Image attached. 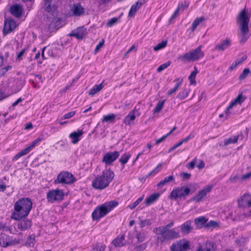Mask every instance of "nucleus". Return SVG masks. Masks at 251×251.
<instances>
[{
	"instance_id": "19",
	"label": "nucleus",
	"mask_w": 251,
	"mask_h": 251,
	"mask_svg": "<svg viewBox=\"0 0 251 251\" xmlns=\"http://www.w3.org/2000/svg\"><path fill=\"white\" fill-rule=\"evenodd\" d=\"M85 34L86 29L83 27H80L72 31L69 34V36L71 37H75L77 39H82L85 37Z\"/></svg>"
},
{
	"instance_id": "10",
	"label": "nucleus",
	"mask_w": 251,
	"mask_h": 251,
	"mask_svg": "<svg viewBox=\"0 0 251 251\" xmlns=\"http://www.w3.org/2000/svg\"><path fill=\"white\" fill-rule=\"evenodd\" d=\"M190 248V242L185 239H182L172 244L170 247L171 251H187Z\"/></svg>"
},
{
	"instance_id": "45",
	"label": "nucleus",
	"mask_w": 251,
	"mask_h": 251,
	"mask_svg": "<svg viewBox=\"0 0 251 251\" xmlns=\"http://www.w3.org/2000/svg\"><path fill=\"white\" fill-rule=\"evenodd\" d=\"M174 225V222L172 221L168 224L164 226H161L159 227H155L153 229L154 230H161V229H170V228L172 227Z\"/></svg>"
},
{
	"instance_id": "58",
	"label": "nucleus",
	"mask_w": 251,
	"mask_h": 251,
	"mask_svg": "<svg viewBox=\"0 0 251 251\" xmlns=\"http://www.w3.org/2000/svg\"><path fill=\"white\" fill-rule=\"evenodd\" d=\"M247 58V56L246 55H244L241 58L239 59H236L235 62L237 63L238 65L242 64L244 61H245Z\"/></svg>"
},
{
	"instance_id": "33",
	"label": "nucleus",
	"mask_w": 251,
	"mask_h": 251,
	"mask_svg": "<svg viewBox=\"0 0 251 251\" xmlns=\"http://www.w3.org/2000/svg\"><path fill=\"white\" fill-rule=\"evenodd\" d=\"M30 151V147H27L22 150L14 156L13 158V161H16L21 157L27 154Z\"/></svg>"
},
{
	"instance_id": "26",
	"label": "nucleus",
	"mask_w": 251,
	"mask_h": 251,
	"mask_svg": "<svg viewBox=\"0 0 251 251\" xmlns=\"http://www.w3.org/2000/svg\"><path fill=\"white\" fill-rule=\"evenodd\" d=\"M208 221L204 216H200L194 219V223L197 226V228H201L203 227H205V225Z\"/></svg>"
},
{
	"instance_id": "41",
	"label": "nucleus",
	"mask_w": 251,
	"mask_h": 251,
	"mask_svg": "<svg viewBox=\"0 0 251 251\" xmlns=\"http://www.w3.org/2000/svg\"><path fill=\"white\" fill-rule=\"evenodd\" d=\"M183 6V3H179L177 6V8L176 9L174 13L171 16V18L169 19V22L171 23V22L175 19L176 16H178L179 11L180 9Z\"/></svg>"
},
{
	"instance_id": "20",
	"label": "nucleus",
	"mask_w": 251,
	"mask_h": 251,
	"mask_svg": "<svg viewBox=\"0 0 251 251\" xmlns=\"http://www.w3.org/2000/svg\"><path fill=\"white\" fill-rule=\"evenodd\" d=\"M231 45V40L229 38H226L224 40L221 41L220 43L216 45L214 48V50L218 51H224L226 49L229 47Z\"/></svg>"
},
{
	"instance_id": "37",
	"label": "nucleus",
	"mask_w": 251,
	"mask_h": 251,
	"mask_svg": "<svg viewBox=\"0 0 251 251\" xmlns=\"http://www.w3.org/2000/svg\"><path fill=\"white\" fill-rule=\"evenodd\" d=\"M203 20L204 18L203 17L196 18L191 25V30L193 31H194L195 29L197 28V27L198 26V25Z\"/></svg>"
},
{
	"instance_id": "49",
	"label": "nucleus",
	"mask_w": 251,
	"mask_h": 251,
	"mask_svg": "<svg viewBox=\"0 0 251 251\" xmlns=\"http://www.w3.org/2000/svg\"><path fill=\"white\" fill-rule=\"evenodd\" d=\"M151 221L149 219H145L141 220L139 223L140 227L142 228L146 226H150L151 225Z\"/></svg>"
},
{
	"instance_id": "53",
	"label": "nucleus",
	"mask_w": 251,
	"mask_h": 251,
	"mask_svg": "<svg viewBox=\"0 0 251 251\" xmlns=\"http://www.w3.org/2000/svg\"><path fill=\"white\" fill-rule=\"evenodd\" d=\"M35 242V238L30 236L27 239L26 243L28 244L29 246H33Z\"/></svg>"
},
{
	"instance_id": "18",
	"label": "nucleus",
	"mask_w": 251,
	"mask_h": 251,
	"mask_svg": "<svg viewBox=\"0 0 251 251\" xmlns=\"http://www.w3.org/2000/svg\"><path fill=\"white\" fill-rule=\"evenodd\" d=\"M238 206L242 208H247L251 206V195L244 194L238 200Z\"/></svg>"
},
{
	"instance_id": "7",
	"label": "nucleus",
	"mask_w": 251,
	"mask_h": 251,
	"mask_svg": "<svg viewBox=\"0 0 251 251\" xmlns=\"http://www.w3.org/2000/svg\"><path fill=\"white\" fill-rule=\"evenodd\" d=\"M201 46H199L195 50L179 57V59L184 61H196L200 59L203 57L204 54L201 50Z\"/></svg>"
},
{
	"instance_id": "21",
	"label": "nucleus",
	"mask_w": 251,
	"mask_h": 251,
	"mask_svg": "<svg viewBox=\"0 0 251 251\" xmlns=\"http://www.w3.org/2000/svg\"><path fill=\"white\" fill-rule=\"evenodd\" d=\"M12 240L8 235L1 234L0 235V246L2 247L6 248L11 245Z\"/></svg>"
},
{
	"instance_id": "61",
	"label": "nucleus",
	"mask_w": 251,
	"mask_h": 251,
	"mask_svg": "<svg viewBox=\"0 0 251 251\" xmlns=\"http://www.w3.org/2000/svg\"><path fill=\"white\" fill-rule=\"evenodd\" d=\"M168 136V135L167 134H166V135L163 136L161 138H160L158 139H157L155 141V144L158 145L159 143L163 142Z\"/></svg>"
},
{
	"instance_id": "54",
	"label": "nucleus",
	"mask_w": 251,
	"mask_h": 251,
	"mask_svg": "<svg viewBox=\"0 0 251 251\" xmlns=\"http://www.w3.org/2000/svg\"><path fill=\"white\" fill-rule=\"evenodd\" d=\"M27 50V48H24L20 52H19L17 55V59L19 61L22 60V57Z\"/></svg>"
},
{
	"instance_id": "25",
	"label": "nucleus",
	"mask_w": 251,
	"mask_h": 251,
	"mask_svg": "<svg viewBox=\"0 0 251 251\" xmlns=\"http://www.w3.org/2000/svg\"><path fill=\"white\" fill-rule=\"evenodd\" d=\"M73 14L76 16H79L84 13V9L81 6L79 3L74 4L71 9Z\"/></svg>"
},
{
	"instance_id": "13",
	"label": "nucleus",
	"mask_w": 251,
	"mask_h": 251,
	"mask_svg": "<svg viewBox=\"0 0 251 251\" xmlns=\"http://www.w3.org/2000/svg\"><path fill=\"white\" fill-rule=\"evenodd\" d=\"M216 245L211 241H206L202 244H199L196 251H215Z\"/></svg>"
},
{
	"instance_id": "2",
	"label": "nucleus",
	"mask_w": 251,
	"mask_h": 251,
	"mask_svg": "<svg viewBox=\"0 0 251 251\" xmlns=\"http://www.w3.org/2000/svg\"><path fill=\"white\" fill-rule=\"evenodd\" d=\"M32 202L29 198H22L17 201L14 205L11 218L15 220L26 217L30 211Z\"/></svg>"
},
{
	"instance_id": "5",
	"label": "nucleus",
	"mask_w": 251,
	"mask_h": 251,
	"mask_svg": "<svg viewBox=\"0 0 251 251\" xmlns=\"http://www.w3.org/2000/svg\"><path fill=\"white\" fill-rule=\"evenodd\" d=\"M153 232L157 235L156 240L157 242L163 243L165 241L173 240L181 237L180 231L176 228L170 229H161L153 230Z\"/></svg>"
},
{
	"instance_id": "52",
	"label": "nucleus",
	"mask_w": 251,
	"mask_h": 251,
	"mask_svg": "<svg viewBox=\"0 0 251 251\" xmlns=\"http://www.w3.org/2000/svg\"><path fill=\"white\" fill-rule=\"evenodd\" d=\"M180 176L183 180H186L190 179L191 175L188 173L182 172L180 173Z\"/></svg>"
},
{
	"instance_id": "51",
	"label": "nucleus",
	"mask_w": 251,
	"mask_h": 251,
	"mask_svg": "<svg viewBox=\"0 0 251 251\" xmlns=\"http://www.w3.org/2000/svg\"><path fill=\"white\" fill-rule=\"evenodd\" d=\"M118 22V18H113L110 19L106 24V25L108 27H111L113 26L114 24L117 23Z\"/></svg>"
},
{
	"instance_id": "15",
	"label": "nucleus",
	"mask_w": 251,
	"mask_h": 251,
	"mask_svg": "<svg viewBox=\"0 0 251 251\" xmlns=\"http://www.w3.org/2000/svg\"><path fill=\"white\" fill-rule=\"evenodd\" d=\"M180 232L183 235L189 234L193 229L192 221L190 220H187L179 226Z\"/></svg>"
},
{
	"instance_id": "55",
	"label": "nucleus",
	"mask_w": 251,
	"mask_h": 251,
	"mask_svg": "<svg viewBox=\"0 0 251 251\" xmlns=\"http://www.w3.org/2000/svg\"><path fill=\"white\" fill-rule=\"evenodd\" d=\"M218 225V223L214 221H210L209 222L206 223L205 225V227H216Z\"/></svg>"
},
{
	"instance_id": "16",
	"label": "nucleus",
	"mask_w": 251,
	"mask_h": 251,
	"mask_svg": "<svg viewBox=\"0 0 251 251\" xmlns=\"http://www.w3.org/2000/svg\"><path fill=\"white\" fill-rule=\"evenodd\" d=\"M19 222L17 224V227L21 231H25L29 229L32 224L31 220L27 218H23L18 220Z\"/></svg>"
},
{
	"instance_id": "50",
	"label": "nucleus",
	"mask_w": 251,
	"mask_h": 251,
	"mask_svg": "<svg viewBox=\"0 0 251 251\" xmlns=\"http://www.w3.org/2000/svg\"><path fill=\"white\" fill-rule=\"evenodd\" d=\"M195 137V134L193 132L191 133L187 137L180 140L179 142L182 145L184 143L187 142L189 140L193 139Z\"/></svg>"
},
{
	"instance_id": "12",
	"label": "nucleus",
	"mask_w": 251,
	"mask_h": 251,
	"mask_svg": "<svg viewBox=\"0 0 251 251\" xmlns=\"http://www.w3.org/2000/svg\"><path fill=\"white\" fill-rule=\"evenodd\" d=\"M120 153L118 151H109L104 154L102 162L106 165H111L119 156Z\"/></svg>"
},
{
	"instance_id": "8",
	"label": "nucleus",
	"mask_w": 251,
	"mask_h": 251,
	"mask_svg": "<svg viewBox=\"0 0 251 251\" xmlns=\"http://www.w3.org/2000/svg\"><path fill=\"white\" fill-rule=\"evenodd\" d=\"M76 181L74 176L68 171H62L57 176L55 184H71Z\"/></svg>"
},
{
	"instance_id": "48",
	"label": "nucleus",
	"mask_w": 251,
	"mask_h": 251,
	"mask_svg": "<svg viewBox=\"0 0 251 251\" xmlns=\"http://www.w3.org/2000/svg\"><path fill=\"white\" fill-rule=\"evenodd\" d=\"M171 64V62L170 61L166 62L165 63L162 64L160 66H159L157 69V71L158 72H161L166 68H167L168 66H169Z\"/></svg>"
},
{
	"instance_id": "3",
	"label": "nucleus",
	"mask_w": 251,
	"mask_h": 251,
	"mask_svg": "<svg viewBox=\"0 0 251 251\" xmlns=\"http://www.w3.org/2000/svg\"><path fill=\"white\" fill-rule=\"evenodd\" d=\"M113 172L110 169L103 170L92 181V185L96 189L102 190L108 186L114 177Z\"/></svg>"
},
{
	"instance_id": "44",
	"label": "nucleus",
	"mask_w": 251,
	"mask_h": 251,
	"mask_svg": "<svg viewBox=\"0 0 251 251\" xmlns=\"http://www.w3.org/2000/svg\"><path fill=\"white\" fill-rule=\"evenodd\" d=\"M106 248V246L102 244H96L93 248V250L95 251H104Z\"/></svg>"
},
{
	"instance_id": "17",
	"label": "nucleus",
	"mask_w": 251,
	"mask_h": 251,
	"mask_svg": "<svg viewBox=\"0 0 251 251\" xmlns=\"http://www.w3.org/2000/svg\"><path fill=\"white\" fill-rule=\"evenodd\" d=\"M246 97H244L242 93L239 94L234 100L230 102L225 110L226 118L229 115V110L237 104H241L245 100Z\"/></svg>"
},
{
	"instance_id": "64",
	"label": "nucleus",
	"mask_w": 251,
	"mask_h": 251,
	"mask_svg": "<svg viewBox=\"0 0 251 251\" xmlns=\"http://www.w3.org/2000/svg\"><path fill=\"white\" fill-rule=\"evenodd\" d=\"M181 145L180 142L179 141L177 144H176V145H175L172 148H171L169 151V152H171L173 151H174V150H175L176 148H177V147L180 146Z\"/></svg>"
},
{
	"instance_id": "22",
	"label": "nucleus",
	"mask_w": 251,
	"mask_h": 251,
	"mask_svg": "<svg viewBox=\"0 0 251 251\" xmlns=\"http://www.w3.org/2000/svg\"><path fill=\"white\" fill-rule=\"evenodd\" d=\"M10 12L15 17L19 18L22 16L23 8L19 4H14L10 7Z\"/></svg>"
},
{
	"instance_id": "39",
	"label": "nucleus",
	"mask_w": 251,
	"mask_h": 251,
	"mask_svg": "<svg viewBox=\"0 0 251 251\" xmlns=\"http://www.w3.org/2000/svg\"><path fill=\"white\" fill-rule=\"evenodd\" d=\"M116 116L114 114H111L103 116L102 120V122H109L112 123L114 121Z\"/></svg>"
},
{
	"instance_id": "4",
	"label": "nucleus",
	"mask_w": 251,
	"mask_h": 251,
	"mask_svg": "<svg viewBox=\"0 0 251 251\" xmlns=\"http://www.w3.org/2000/svg\"><path fill=\"white\" fill-rule=\"evenodd\" d=\"M118 205L116 201H106L96 207L92 213L93 221H99Z\"/></svg>"
},
{
	"instance_id": "40",
	"label": "nucleus",
	"mask_w": 251,
	"mask_h": 251,
	"mask_svg": "<svg viewBox=\"0 0 251 251\" xmlns=\"http://www.w3.org/2000/svg\"><path fill=\"white\" fill-rule=\"evenodd\" d=\"M251 74V71L248 68H245L243 70L242 74L239 75L238 79L240 80H244L250 74Z\"/></svg>"
},
{
	"instance_id": "60",
	"label": "nucleus",
	"mask_w": 251,
	"mask_h": 251,
	"mask_svg": "<svg viewBox=\"0 0 251 251\" xmlns=\"http://www.w3.org/2000/svg\"><path fill=\"white\" fill-rule=\"evenodd\" d=\"M104 40H102V41L101 42H100L97 46H96V47L95 49V52H98L99 50L100 49V48L104 44Z\"/></svg>"
},
{
	"instance_id": "63",
	"label": "nucleus",
	"mask_w": 251,
	"mask_h": 251,
	"mask_svg": "<svg viewBox=\"0 0 251 251\" xmlns=\"http://www.w3.org/2000/svg\"><path fill=\"white\" fill-rule=\"evenodd\" d=\"M6 186L4 182H0V192H3L6 189Z\"/></svg>"
},
{
	"instance_id": "23",
	"label": "nucleus",
	"mask_w": 251,
	"mask_h": 251,
	"mask_svg": "<svg viewBox=\"0 0 251 251\" xmlns=\"http://www.w3.org/2000/svg\"><path fill=\"white\" fill-rule=\"evenodd\" d=\"M135 112V110H132L127 116L125 117L123 120V123L126 125L130 126L134 124L133 122L136 118Z\"/></svg>"
},
{
	"instance_id": "6",
	"label": "nucleus",
	"mask_w": 251,
	"mask_h": 251,
	"mask_svg": "<svg viewBox=\"0 0 251 251\" xmlns=\"http://www.w3.org/2000/svg\"><path fill=\"white\" fill-rule=\"evenodd\" d=\"M193 192L191 191L189 187L183 185L174 189L170 193V198L175 200L178 199H185Z\"/></svg>"
},
{
	"instance_id": "38",
	"label": "nucleus",
	"mask_w": 251,
	"mask_h": 251,
	"mask_svg": "<svg viewBox=\"0 0 251 251\" xmlns=\"http://www.w3.org/2000/svg\"><path fill=\"white\" fill-rule=\"evenodd\" d=\"M165 100H163L162 101H159L156 105L155 106V108L153 110V113H159L163 108L164 103H165Z\"/></svg>"
},
{
	"instance_id": "47",
	"label": "nucleus",
	"mask_w": 251,
	"mask_h": 251,
	"mask_svg": "<svg viewBox=\"0 0 251 251\" xmlns=\"http://www.w3.org/2000/svg\"><path fill=\"white\" fill-rule=\"evenodd\" d=\"M136 237L138 239V242H142L145 240L146 235L143 232H138L136 234Z\"/></svg>"
},
{
	"instance_id": "34",
	"label": "nucleus",
	"mask_w": 251,
	"mask_h": 251,
	"mask_svg": "<svg viewBox=\"0 0 251 251\" xmlns=\"http://www.w3.org/2000/svg\"><path fill=\"white\" fill-rule=\"evenodd\" d=\"M130 157L131 154L129 153H125L121 156L119 159V162L122 165V168L125 167V164L127 162Z\"/></svg>"
},
{
	"instance_id": "24",
	"label": "nucleus",
	"mask_w": 251,
	"mask_h": 251,
	"mask_svg": "<svg viewBox=\"0 0 251 251\" xmlns=\"http://www.w3.org/2000/svg\"><path fill=\"white\" fill-rule=\"evenodd\" d=\"M83 134L82 130H78L77 131H74L71 133L69 137L72 139V142L74 144H76L80 139V137Z\"/></svg>"
},
{
	"instance_id": "57",
	"label": "nucleus",
	"mask_w": 251,
	"mask_h": 251,
	"mask_svg": "<svg viewBox=\"0 0 251 251\" xmlns=\"http://www.w3.org/2000/svg\"><path fill=\"white\" fill-rule=\"evenodd\" d=\"M147 244L146 243H143L141 245L137 246L135 248V250L137 251H142L145 250L147 248Z\"/></svg>"
},
{
	"instance_id": "14",
	"label": "nucleus",
	"mask_w": 251,
	"mask_h": 251,
	"mask_svg": "<svg viewBox=\"0 0 251 251\" xmlns=\"http://www.w3.org/2000/svg\"><path fill=\"white\" fill-rule=\"evenodd\" d=\"M16 22L12 19L8 20L5 21L3 28V34L6 35L12 32L16 27Z\"/></svg>"
},
{
	"instance_id": "11",
	"label": "nucleus",
	"mask_w": 251,
	"mask_h": 251,
	"mask_svg": "<svg viewBox=\"0 0 251 251\" xmlns=\"http://www.w3.org/2000/svg\"><path fill=\"white\" fill-rule=\"evenodd\" d=\"M213 188L212 185H208L204 187L202 190L200 191L191 200L195 202H200L201 201L207 193H209Z\"/></svg>"
},
{
	"instance_id": "62",
	"label": "nucleus",
	"mask_w": 251,
	"mask_h": 251,
	"mask_svg": "<svg viewBox=\"0 0 251 251\" xmlns=\"http://www.w3.org/2000/svg\"><path fill=\"white\" fill-rule=\"evenodd\" d=\"M251 177V171L250 172L242 176L241 179L242 180H245Z\"/></svg>"
},
{
	"instance_id": "42",
	"label": "nucleus",
	"mask_w": 251,
	"mask_h": 251,
	"mask_svg": "<svg viewBox=\"0 0 251 251\" xmlns=\"http://www.w3.org/2000/svg\"><path fill=\"white\" fill-rule=\"evenodd\" d=\"M237 142V138L235 136H232L228 139H225L224 143L225 146H227L230 144H235Z\"/></svg>"
},
{
	"instance_id": "46",
	"label": "nucleus",
	"mask_w": 251,
	"mask_h": 251,
	"mask_svg": "<svg viewBox=\"0 0 251 251\" xmlns=\"http://www.w3.org/2000/svg\"><path fill=\"white\" fill-rule=\"evenodd\" d=\"M167 44V42L166 41H162L161 43L158 44L156 46H155L153 48V50L155 51H158L164 48H165Z\"/></svg>"
},
{
	"instance_id": "1",
	"label": "nucleus",
	"mask_w": 251,
	"mask_h": 251,
	"mask_svg": "<svg viewBox=\"0 0 251 251\" xmlns=\"http://www.w3.org/2000/svg\"><path fill=\"white\" fill-rule=\"evenodd\" d=\"M250 16L247 11L244 9L239 14L237 23L239 26L238 37L241 44H245L250 37L249 29Z\"/></svg>"
},
{
	"instance_id": "29",
	"label": "nucleus",
	"mask_w": 251,
	"mask_h": 251,
	"mask_svg": "<svg viewBox=\"0 0 251 251\" xmlns=\"http://www.w3.org/2000/svg\"><path fill=\"white\" fill-rule=\"evenodd\" d=\"M160 195L158 193H154L151 195L149 197L147 198L145 203L147 205H149L154 202L159 197Z\"/></svg>"
},
{
	"instance_id": "56",
	"label": "nucleus",
	"mask_w": 251,
	"mask_h": 251,
	"mask_svg": "<svg viewBox=\"0 0 251 251\" xmlns=\"http://www.w3.org/2000/svg\"><path fill=\"white\" fill-rule=\"evenodd\" d=\"M75 114V111H71L68 113L65 114L62 117L63 119H68L73 117Z\"/></svg>"
},
{
	"instance_id": "31",
	"label": "nucleus",
	"mask_w": 251,
	"mask_h": 251,
	"mask_svg": "<svg viewBox=\"0 0 251 251\" xmlns=\"http://www.w3.org/2000/svg\"><path fill=\"white\" fill-rule=\"evenodd\" d=\"M125 240V236L122 235L121 237H117L112 241V244L116 247H120L124 245V241Z\"/></svg>"
},
{
	"instance_id": "27",
	"label": "nucleus",
	"mask_w": 251,
	"mask_h": 251,
	"mask_svg": "<svg viewBox=\"0 0 251 251\" xmlns=\"http://www.w3.org/2000/svg\"><path fill=\"white\" fill-rule=\"evenodd\" d=\"M143 3L140 0H138L135 4L132 5L128 13L129 17H133L137 11L140 9Z\"/></svg>"
},
{
	"instance_id": "32",
	"label": "nucleus",
	"mask_w": 251,
	"mask_h": 251,
	"mask_svg": "<svg viewBox=\"0 0 251 251\" xmlns=\"http://www.w3.org/2000/svg\"><path fill=\"white\" fill-rule=\"evenodd\" d=\"M175 81H176V83L174 88H173L172 89H171L168 91V92L167 93L168 96H171L173 94L175 93L177 90V89H178L179 86L182 84V79L177 78V79H176L175 80Z\"/></svg>"
},
{
	"instance_id": "30",
	"label": "nucleus",
	"mask_w": 251,
	"mask_h": 251,
	"mask_svg": "<svg viewBox=\"0 0 251 251\" xmlns=\"http://www.w3.org/2000/svg\"><path fill=\"white\" fill-rule=\"evenodd\" d=\"M103 87V83L94 85L89 91V95L94 96L100 91Z\"/></svg>"
},
{
	"instance_id": "35",
	"label": "nucleus",
	"mask_w": 251,
	"mask_h": 251,
	"mask_svg": "<svg viewBox=\"0 0 251 251\" xmlns=\"http://www.w3.org/2000/svg\"><path fill=\"white\" fill-rule=\"evenodd\" d=\"M190 91L189 89L184 88L182 91L180 92L177 95V98L179 100H183L187 97Z\"/></svg>"
},
{
	"instance_id": "43",
	"label": "nucleus",
	"mask_w": 251,
	"mask_h": 251,
	"mask_svg": "<svg viewBox=\"0 0 251 251\" xmlns=\"http://www.w3.org/2000/svg\"><path fill=\"white\" fill-rule=\"evenodd\" d=\"M51 0H44L43 8L48 12L51 11L52 10L50 4Z\"/></svg>"
},
{
	"instance_id": "9",
	"label": "nucleus",
	"mask_w": 251,
	"mask_h": 251,
	"mask_svg": "<svg viewBox=\"0 0 251 251\" xmlns=\"http://www.w3.org/2000/svg\"><path fill=\"white\" fill-rule=\"evenodd\" d=\"M64 197L63 190L56 189L49 191L47 194V199L49 202L53 203L55 201H62Z\"/></svg>"
},
{
	"instance_id": "59",
	"label": "nucleus",
	"mask_w": 251,
	"mask_h": 251,
	"mask_svg": "<svg viewBox=\"0 0 251 251\" xmlns=\"http://www.w3.org/2000/svg\"><path fill=\"white\" fill-rule=\"evenodd\" d=\"M196 161L195 159L192 160L186 165V167L189 169H193L195 166Z\"/></svg>"
},
{
	"instance_id": "28",
	"label": "nucleus",
	"mask_w": 251,
	"mask_h": 251,
	"mask_svg": "<svg viewBox=\"0 0 251 251\" xmlns=\"http://www.w3.org/2000/svg\"><path fill=\"white\" fill-rule=\"evenodd\" d=\"M175 178L173 175L165 177L162 180L160 181L157 184V187H162L167 184L171 183V182L174 181Z\"/></svg>"
},
{
	"instance_id": "36",
	"label": "nucleus",
	"mask_w": 251,
	"mask_h": 251,
	"mask_svg": "<svg viewBox=\"0 0 251 251\" xmlns=\"http://www.w3.org/2000/svg\"><path fill=\"white\" fill-rule=\"evenodd\" d=\"M198 72L197 68L194 67V70L189 76V79L191 84H196L195 77Z\"/></svg>"
}]
</instances>
